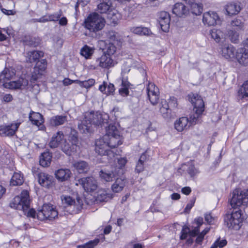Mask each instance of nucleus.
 Returning <instances> with one entry per match:
<instances>
[{
  "instance_id": "f257e3e1",
  "label": "nucleus",
  "mask_w": 248,
  "mask_h": 248,
  "mask_svg": "<svg viewBox=\"0 0 248 248\" xmlns=\"http://www.w3.org/2000/svg\"><path fill=\"white\" fill-rule=\"evenodd\" d=\"M106 134L102 138L95 141V150L100 155H106L108 159H112L114 153L109 149L114 148L122 144L119 131L113 125H109L106 130Z\"/></svg>"
},
{
  "instance_id": "f03ea898",
  "label": "nucleus",
  "mask_w": 248,
  "mask_h": 248,
  "mask_svg": "<svg viewBox=\"0 0 248 248\" xmlns=\"http://www.w3.org/2000/svg\"><path fill=\"white\" fill-rule=\"evenodd\" d=\"M108 116L98 111L86 113L84 118L78 122V127L82 133L90 132V127L92 124L99 125L107 122Z\"/></svg>"
},
{
  "instance_id": "7ed1b4c3",
  "label": "nucleus",
  "mask_w": 248,
  "mask_h": 248,
  "mask_svg": "<svg viewBox=\"0 0 248 248\" xmlns=\"http://www.w3.org/2000/svg\"><path fill=\"white\" fill-rule=\"evenodd\" d=\"M29 193L27 190H23L19 196H16L10 203L11 208L19 210L27 217H35L36 211L29 206Z\"/></svg>"
},
{
  "instance_id": "20e7f679",
  "label": "nucleus",
  "mask_w": 248,
  "mask_h": 248,
  "mask_svg": "<svg viewBox=\"0 0 248 248\" xmlns=\"http://www.w3.org/2000/svg\"><path fill=\"white\" fill-rule=\"evenodd\" d=\"M195 221L197 222V225L194 229H191L187 226L185 225L183 227L181 232L180 239H186L185 244L187 246H191L193 244V238L196 236L197 237L195 240V243L197 245H201L204 237L199 233V228L202 224V220L199 218L198 219H195Z\"/></svg>"
},
{
  "instance_id": "39448f33",
  "label": "nucleus",
  "mask_w": 248,
  "mask_h": 248,
  "mask_svg": "<svg viewBox=\"0 0 248 248\" xmlns=\"http://www.w3.org/2000/svg\"><path fill=\"white\" fill-rule=\"evenodd\" d=\"M187 97L193 106V113L190 116L189 124L194 125L201 122L200 118L204 110V103L202 97L197 93H191Z\"/></svg>"
},
{
  "instance_id": "423d86ee",
  "label": "nucleus",
  "mask_w": 248,
  "mask_h": 248,
  "mask_svg": "<svg viewBox=\"0 0 248 248\" xmlns=\"http://www.w3.org/2000/svg\"><path fill=\"white\" fill-rule=\"evenodd\" d=\"M15 76V72L13 69H4L0 74V84L5 88L11 89H23L28 85L27 79L20 78L17 81L8 82Z\"/></svg>"
},
{
  "instance_id": "0eeeda50",
  "label": "nucleus",
  "mask_w": 248,
  "mask_h": 248,
  "mask_svg": "<svg viewBox=\"0 0 248 248\" xmlns=\"http://www.w3.org/2000/svg\"><path fill=\"white\" fill-rule=\"evenodd\" d=\"M106 21L104 18L96 13L89 15L85 20V27L90 31L96 32L101 30L105 26Z\"/></svg>"
},
{
  "instance_id": "6e6552de",
  "label": "nucleus",
  "mask_w": 248,
  "mask_h": 248,
  "mask_svg": "<svg viewBox=\"0 0 248 248\" xmlns=\"http://www.w3.org/2000/svg\"><path fill=\"white\" fill-rule=\"evenodd\" d=\"M230 202L232 205L243 206L248 204V189L243 191L235 189L232 192Z\"/></svg>"
},
{
  "instance_id": "1a4fd4ad",
  "label": "nucleus",
  "mask_w": 248,
  "mask_h": 248,
  "mask_svg": "<svg viewBox=\"0 0 248 248\" xmlns=\"http://www.w3.org/2000/svg\"><path fill=\"white\" fill-rule=\"evenodd\" d=\"M76 185H81L85 191L92 192L97 189L98 187L97 183L96 180L93 177L82 178L78 180Z\"/></svg>"
},
{
  "instance_id": "9d476101",
  "label": "nucleus",
  "mask_w": 248,
  "mask_h": 248,
  "mask_svg": "<svg viewBox=\"0 0 248 248\" xmlns=\"http://www.w3.org/2000/svg\"><path fill=\"white\" fill-rule=\"evenodd\" d=\"M41 215L44 217H58V212L54 205L51 204H44L42 209L38 210L37 217Z\"/></svg>"
},
{
  "instance_id": "9b49d317",
  "label": "nucleus",
  "mask_w": 248,
  "mask_h": 248,
  "mask_svg": "<svg viewBox=\"0 0 248 248\" xmlns=\"http://www.w3.org/2000/svg\"><path fill=\"white\" fill-rule=\"evenodd\" d=\"M202 21L204 25L208 26H215L220 23V18L217 13L209 11L204 13Z\"/></svg>"
},
{
  "instance_id": "f8f14e48",
  "label": "nucleus",
  "mask_w": 248,
  "mask_h": 248,
  "mask_svg": "<svg viewBox=\"0 0 248 248\" xmlns=\"http://www.w3.org/2000/svg\"><path fill=\"white\" fill-rule=\"evenodd\" d=\"M147 92L149 99L153 105H156L159 99V89L154 83H149L147 87Z\"/></svg>"
},
{
  "instance_id": "ddd939ff",
  "label": "nucleus",
  "mask_w": 248,
  "mask_h": 248,
  "mask_svg": "<svg viewBox=\"0 0 248 248\" xmlns=\"http://www.w3.org/2000/svg\"><path fill=\"white\" fill-rule=\"evenodd\" d=\"M232 208L226 213L227 217H244L246 216L247 212L246 208L243 205H232L231 203Z\"/></svg>"
},
{
  "instance_id": "4468645a",
  "label": "nucleus",
  "mask_w": 248,
  "mask_h": 248,
  "mask_svg": "<svg viewBox=\"0 0 248 248\" xmlns=\"http://www.w3.org/2000/svg\"><path fill=\"white\" fill-rule=\"evenodd\" d=\"M158 21L162 30L164 32H168L170 28V16L166 12H161L159 15Z\"/></svg>"
},
{
  "instance_id": "2eb2a0df",
  "label": "nucleus",
  "mask_w": 248,
  "mask_h": 248,
  "mask_svg": "<svg viewBox=\"0 0 248 248\" xmlns=\"http://www.w3.org/2000/svg\"><path fill=\"white\" fill-rule=\"evenodd\" d=\"M20 123L12 124L0 126V135L1 136H11L14 135L18 128Z\"/></svg>"
},
{
  "instance_id": "dca6fc26",
  "label": "nucleus",
  "mask_w": 248,
  "mask_h": 248,
  "mask_svg": "<svg viewBox=\"0 0 248 248\" xmlns=\"http://www.w3.org/2000/svg\"><path fill=\"white\" fill-rule=\"evenodd\" d=\"M61 200L62 204L65 206L74 205L77 207V209H79L82 207L83 205L82 200L79 197H77L76 201L69 196L62 195Z\"/></svg>"
},
{
  "instance_id": "f3484780",
  "label": "nucleus",
  "mask_w": 248,
  "mask_h": 248,
  "mask_svg": "<svg viewBox=\"0 0 248 248\" xmlns=\"http://www.w3.org/2000/svg\"><path fill=\"white\" fill-rule=\"evenodd\" d=\"M98 65L103 68H109L114 65V62L110 56L104 54L96 59Z\"/></svg>"
},
{
  "instance_id": "a211bd4d",
  "label": "nucleus",
  "mask_w": 248,
  "mask_h": 248,
  "mask_svg": "<svg viewBox=\"0 0 248 248\" xmlns=\"http://www.w3.org/2000/svg\"><path fill=\"white\" fill-rule=\"evenodd\" d=\"M37 176L39 183L43 186L48 188L52 184V176L44 172L38 173Z\"/></svg>"
},
{
  "instance_id": "6ab92c4d",
  "label": "nucleus",
  "mask_w": 248,
  "mask_h": 248,
  "mask_svg": "<svg viewBox=\"0 0 248 248\" xmlns=\"http://www.w3.org/2000/svg\"><path fill=\"white\" fill-rule=\"evenodd\" d=\"M159 111L162 117L166 120L170 119L171 117V110L166 100L162 99L159 103Z\"/></svg>"
},
{
  "instance_id": "aec40b11",
  "label": "nucleus",
  "mask_w": 248,
  "mask_h": 248,
  "mask_svg": "<svg viewBox=\"0 0 248 248\" xmlns=\"http://www.w3.org/2000/svg\"><path fill=\"white\" fill-rule=\"evenodd\" d=\"M235 58L240 64L247 65L248 64V50L245 48H239L236 52Z\"/></svg>"
},
{
  "instance_id": "412c9836",
  "label": "nucleus",
  "mask_w": 248,
  "mask_h": 248,
  "mask_svg": "<svg viewBox=\"0 0 248 248\" xmlns=\"http://www.w3.org/2000/svg\"><path fill=\"white\" fill-rule=\"evenodd\" d=\"M120 173L117 171V169L112 170L111 171H100V176L101 178L107 182H111L115 180L116 178L120 176Z\"/></svg>"
},
{
  "instance_id": "4be33fe9",
  "label": "nucleus",
  "mask_w": 248,
  "mask_h": 248,
  "mask_svg": "<svg viewBox=\"0 0 248 248\" xmlns=\"http://www.w3.org/2000/svg\"><path fill=\"white\" fill-rule=\"evenodd\" d=\"M243 218H225L224 222L230 229L239 230L242 225Z\"/></svg>"
},
{
  "instance_id": "5701e85b",
  "label": "nucleus",
  "mask_w": 248,
  "mask_h": 248,
  "mask_svg": "<svg viewBox=\"0 0 248 248\" xmlns=\"http://www.w3.org/2000/svg\"><path fill=\"white\" fill-rule=\"evenodd\" d=\"M64 140V135L62 131H58L54 134L49 142V146L51 148H57L60 144H62Z\"/></svg>"
},
{
  "instance_id": "b1692460",
  "label": "nucleus",
  "mask_w": 248,
  "mask_h": 248,
  "mask_svg": "<svg viewBox=\"0 0 248 248\" xmlns=\"http://www.w3.org/2000/svg\"><path fill=\"white\" fill-rule=\"evenodd\" d=\"M112 7L111 0H101L97 5V10L101 14H107L111 11Z\"/></svg>"
},
{
  "instance_id": "393cba45",
  "label": "nucleus",
  "mask_w": 248,
  "mask_h": 248,
  "mask_svg": "<svg viewBox=\"0 0 248 248\" xmlns=\"http://www.w3.org/2000/svg\"><path fill=\"white\" fill-rule=\"evenodd\" d=\"M235 49L234 46L231 45H225L222 47V55L226 59L232 60L235 58Z\"/></svg>"
},
{
  "instance_id": "a878e982",
  "label": "nucleus",
  "mask_w": 248,
  "mask_h": 248,
  "mask_svg": "<svg viewBox=\"0 0 248 248\" xmlns=\"http://www.w3.org/2000/svg\"><path fill=\"white\" fill-rule=\"evenodd\" d=\"M189 126V120L186 117L180 118L174 123V127L179 132L187 129Z\"/></svg>"
},
{
  "instance_id": "bb28decb",
  "label": "nucleus",
  "mask_w": 248,
  "mask_h": 248,
  "mask_svg": "<svg viewBox=\"0 0 248 248\" xmlns=\"http://www.w3.org/2000/svg\"><path fill=\"white\" fill-rule=\"evenodd\" d=\"M78 146L72 145L70 142L64 140L61 145L62 151L67 155H71L77 151Z\"/></svg>"
},
{
  "instance_id": "cd10ccee",
  "label": "nucleus",
  "mask_w": 248,
  "mask_h": 248,
  "mask_svg": "<svg viewBox=\"0 0 248 248\" xmlns=\"http://www.w3.org/2000/svg\"><path fill=\"white\" fill-rule=\"evenodd\" d=\"M114 180L115 182L112 185L111 189L114 192H120L125 186L126 180L124 178L119 176L117 177Z\"/></svg>"
},
{
  "instance_id": "c85d7f7f",
  "label": "nucleus",
  "mask_w": 248,
  "mask_h": 248,
  "mask_svg": "<svg viewBox=\"0 0 248 248\" xmlns=\"http://www.w3.org/2000/svg\"><path fill=\"white\" fill-rule=\"evenodd\" d=\"M113 197L112 194L108 193L107 191L101 189L98 191L97 194L95 196V201L98 202H107L111 199Z\"/></svg>"
},
{
  "instance_id": "c756f323",
  "label": "nucleus",
  "mask_w": 248,
  "mask_h": 248,
  "mask_svg": "<svg viewBox=\"0 0 248 248\" xmlns=\"http://www.w3.org/2000/svg\"><path fill=\"white\" fill-rule=\"evenodd\" d=\"M211 37L217 42H223L225 39L226 35L224 33L219 29H213L210 31Z\"/></svg>"
},
{
  "instance_id": "7c9ffc66",
  "label": "nucleus",
  "mask_w": 248,
  "mask_h": 248,
  "mask_svg": "<svg viewBox=\"0 0 248 248\" xmlns=\"http://www.w3.org/2000/svg\"><path fill=\"white\" fill-rule=\"evenodd\" d=\"M225 10L227 14L229 16L237 15L241 10V8L239 3H229L225 6Z\"/></svg>"
},
{
  "instance_id": "2f4dec72",
  "label": "nucleus",
  "mask_w": 248,
  "mask_h": 248,
  "mask_svg": "<svg viewBox=\"0 0 248 248\" xmlns=\"http://www.w3.org/2000/svg\"><path fill=\"white\" fill-rule=\"evenodd\" d=\"M29 119L33 124L39 126L44 123L43 116L39 113L31 111L29 115Z\"/></svg>"
},
{
  "instance_id": "473e14b6",
  "label": "nucleus",
  "mask_w": 248,
  "mask_h": 248,
  "mask_svg": "<svg viewBox=\"0 0 248 248\" xmlns=\"http://www.w3.org/2000/svg\"><path fill=\"white\" fill-rule=\"evenodd\" d=\"M56 178L60 181L63 182L70 178L71 172L69 169H59L55 173Z\"/></svg>"
},
{
  "instance_id": "72a5a7b5",
  "label": "nucleus",
  "mask_w": 248,
  "mask_h": 248,
  "mask_svg": "<svg viewBox=\"0 0 248 248\" xmlns=\"http://www.w3.org/2000/svg\"><path fill=\"white\" fill-rule=\"evenodd\" d=\"M67 122V117L65 115H56L50 119V124L52 126H58L62 125Z\"/></svg>"
},
{
  "instance_id": "f704fd0d",
  "label": "nucleus",
  "mask_w": 248,
  "mask_h": 248,
  "mask_svg": "<svg viewBox=\"0 0 248 248\" xmlns=\"http://www.w3.org/2000/svg\"><path fill=\"white\" fill-rule=\"evenodd\" d=\"M188 11V9L182 3H176L172 9L173 13L180 17L187 14Z\"/></svg>"
},
{
  "instance_id": "c9c22d12",
  "label": "nucleus",
  "mask_w": 248,
  "mask_h": 248,
  "mask_svg": "<svg viewBox=\"0 0 248 248\" xmlns=\"http://www.w3.org/2000/svg\"><path fill=\"white\" fill-rule=\"evenodd\" d=\"M44 53L42 51H32L27 53L26 61L30 63L36 62L43 57Z\"/></svg>"
},
{
  "instance_id": "e433bc0d",
  "label": "nucleus",
  "mask_w": 248,
  "mask_h": 248,
  "mask_svg": "<svg viewBox=\"0 0 248 248\" xmlns=\"http://www.w3.org/2000/svg\"><path fill=\"white\" fill-rule=\"evenodd\" d=\"M52 155L49 152H45L41 154L40 157V164L46 167L50 165L51 161Z\"/></svg>"
},
{
  "instance_id": "4c0bfd02",
  "label": "nucleus",
  "mask_w": 248,
  "mask_h": 248,
  "mask_svg": "<svg viewBox=\"0 0 248 248\" xmlns=\"http://www.w3.org/2000/svg\"><path fill=\"white\" fill-rule=\"evenodd\" d=\"M99 89L101 92L107 95L113 94L115 91L114 86L113 84H107L105 82L99 86Z\"/></svg>"
},
{
  "instance_id": "58836bf2",
  "label": "nucleus",
  "mask_w": 248,
  "mask_h": 248,
  "mask_svg": "<svg viewBox=\"0 0 248 248\" xmlns=\"http://www.w3.org/2000/svg\"><path fill=\"white\" fill-rule=\"evenodd\" d=\"M74 167L79 173H87L89 170L88 164L84 161L75 162Z\"/></svg>"
},
{
  "instance_id": "ea45409f",
  "label": "nucleus",
  "mask_w": 248,
  "mask_h": 248,
  "mask_svg": "<svg viewBox=\"0 0 248 248\" xmlns=\"http://www.w3.org/2000/svg\"><path fill=\"white\" fill-rule=\"evenodd\" d=\"M24 182L23 177L19 172H15L11 179L10 185L16 186L21 185Z\"/></svg>"
},
{
  "instance_id": "a19ab883",
  "label": "nucleus",
  "mask_w": 248,
  "mask_h": 248,
  "mask_svg": "<svg viewBox=\"0 0 248 248\" xmlns=\"http://www.w3.org/2000/svg\"><path fill=\"white\" fill-rule=\"evenodd\" d=\"M227 36L232 43H238L239 41V34L236 31L230 30L228 31Z\"/></svg>"
},
{
  "instance_id": "79ce46f5",
  "label": "nucleus",
  "mask_w": 248,
  "mask_h": 248,
  "mask_svg": "<svg viewBox=\"0 0 248 248\" xmlns=\"http://www.w3.org/2000/svg\"><path fill=\"white\" fill-rule=\"evenodd\" d=\"M23 43L24 45L31 46H36L39 43V40L30 36H26L23 39Z\"/></svg>"
},
{
  "instance_id": "37998d69",
  "label": "nucleus",
  "mask_w": 248,
  "mask_h": 248,
  "mask_svg": "<svg viewBox=\"0 0 248 248\" xmlns=\"http://www.w3.org/2000/svg\"><path fill=\"white\" fill-rule=\"evenodd\" d=\"M238 95L242 98L248 97V80L241 86L238 92Z\"/></svg>"
},
{
  "instance_id": "c03bdc74",
  "label": "nucleus",
  "mask_w": 248,
  "mask_h": 248,
  "mask_svg": "<svg viewBox=\"0 0 248 248\" xmlns=\"http://www.w3.org/2000/svg\"><path fill=\"white\" fill-rule=\"evenodd\" d=\"M116 51V47L113 43H109L106 44L105 48L104 49V54L110 56L113 55Z\"/></svg>"
},
{
  "instance_id": "a18cd8bd",
  "label": "nucleus",
  "mask_w": 248,
  "mask_h": 248,
  "mask_svg": "<svg viewBox=\"0 0 248 248\" xmlns=\"http://www.w3.org/2000/svg\"><path fill=\"white\" fill-rule=\"evenodd\" d=\"M186 166L187 167L186 171L191 177H194L199 173L198 170L195 167L192 161L188 162Z\"/></svg>"
},
{
  "instance_id": "49530a36",
  "label": "nucleus",
  "mask_w": 248,
  "mask_h": 248,
  "mask_svg": "<svg viewBox=\"0 0 248 248\" xmlns=\"http://www.w3.org/2000/svg\"><path fill=\"white\" fill-rule=\"evenodd\" d=\"M47 65L46 61L45 59H42L41 61H38L36 63L34 68L35 70L40 71L43 73Z\"/></svg>"
},
{
  "instance_id": "de8ad7c7",
  "label": "nucleus",
  "mask_w": 248,
  "mask_h": 248,
  "mask_svg": "<svg viewBox=\"0 0 248 248\" xmlns=\"http://www.w3.org/2000/svg\"><path fill=\"white\" fill-rule=\"evenodd\" d=\"M76 83L78 84L79 86L83 87L86 88H88L93 85L95 83V80L93 79H89L87 80L80 81L79 80H75Z\"/></svg>"
},
{
  "instance_id": "09e8293b",
  "label": "nucleus",
  "mask_w": 248,
  "mask_h": 248,
  "mask_svg": "<svg viewBox=\"0 0 248 248\" xmlns=\"http://www.w3.org/2000/svg\"><path fill=\"white\" fill-rule=\"evenodd\" d=\"M100 240L98 238H96L93 240H91L87 242L86 243L78 245L77 246L78 248H94L95 246L97 245L99 243Z\"/></svg>"
},
{
  "instance_id": "8fccbe9b",
  "label": "nucleus",
  "mask_w": 248,
  "mask_h": 248,
  "mask_svg": "<svg viewBox=\"0 0 248 248\" xmlns=\"http://www.w3.org/2000/svg\"><path fill=\"white\" fill-rule=\"evenodd\" d=\"M190 6V10L193 14L199 15L202 12V6L200 3H195Z\"/></svg>"
},
{
  "instance_id": "3c124183",
  "label": "nucleus",
  "mask_w": 248,
  "mask_h": 248,
  "mask_svg": "<svg viewBox=\"0 0 248 248\" xmlns=\"http://www.w3.org/2000/svg\"><path fill=\"white\" fill-rule=\"evenodd\" d=\"M230 25L231 27L236 28L238 30L244 29V23L241 19L237 18L232 20L231 22Z\"/></svg>"
},
{
  "instance_id": "603ef678",
  "label": "nucleus",
  "mask_w": 248,
  "mask_h": 248,
  "mask_svg": "<svg viewBox=\"0 0 248 248\" xmlns=\"http://www.w3.org/2000/svg\"><path fill=\"white\" fill-rule=\"evenodd\" d=\"M70 142L72 145H75L76 146H78V136L76 131H73L71 132V134L69 136V139L67 141Z\"/></svg>"
},
{
  "instance_id": "864d4df0",
  "label": "nucleus",
  "mask_w": 248,
  "mask_h": 248,
  "mask_svg": "<svg viewBox=\"0 0 248 248\" xmlns=\"http://www.w3.org/2000/svg\"><path fill=\"white\" fill-rule=\"evenodd\" d=\"M117 160L119 166H117L115 169H117V171L121 174L123 173V170L122 168L124 167L126 164V160L124 158H117Z\"/></svg>"
},
{
  "instance_id": "5fc2aeb1",
  "label": "nucleus",
  "mask_w": 248,
  "mask_h": 248,
  "mask_svg": "<svg viewBox=\"0 0 248 248\" xmlns=\"http://www.w3.org/2000/svg\"><path fill=\"white\" fill-rule=\"evenodd\" d=\"M80 54L86 58L92 54V50L87 46H84L80 50Z\"/></svg>"
},
{
  "instance_id": "6e6d98bb",
  "label": "nucleus",
  "mask_w": 248,
  "mask_h": 248,
  "mask_svg": "<svg viewBox=\"0 0 248 248\" xmlns=\"http://www.w3.org/2000/svg\"><path fill=\"white\" fill-rule=\"evenodd\" d=\"M42 75V73L33 69V71L31 73V82L34 83L35 81H37L39 78H40Z\"/></svg>"
},
{
  "instance_id": "4d7b16f0",
  "label": "nucleus",
  "mask_w": 248,
  "mask_h": 248,
  "mask_svg": "<svg viewBox=\"0 0 248 248\" xmlns=\"http://www.w3.org/2000/svg\"><path fill=\"white\" fill-rule=\"evenodd\" d=\"M62 16V12L59 11V12L54 13L48 16V20L49 21H58Z\"/></svg>"
},
{
  "instance_id": "13d9d810",
  "label": "nucleus",
  "mask_w": 248,
  "mask_h": 248,
  "mask_svg": "<svg viewBox=\"0 0 248 248\" xmlns=\"http://www.w3.org/2000/svg\"><path fill=\"white\" fill-rule=\"evenodd\" d=\"M119 92L120 94L123 96H126L129 94L128 88L127 87H122L119 89Z\"/></svg>"
},
{
  "instance_id": "bf43d9fd",
  "label": "nucleus",
  "mask_w": 248,
  "mask_h": 248,
  "mask_svg": "<svg viewBox=\"0 0 248 248\" xmlns=\"http://www.w3.org/2000/svg\"><path fill=\"white\" fill-rule=\"evenodd\" d=\"M144 170V163L138 161L136 166L135 170L138 173H140L143 171Z\"/></svg>"
},
{
  "instance_id": "052dcab7",
  "label": "nucleus",
  "mask_w": 248,
  "mask_h": 248,
  "mask_svg": "<svg viewBox=\"0 0 248 248\" xmlns=\"http://www.w3.org/2000/svg\"><path fill=\"white\" fill-rule=\"evenodd\" d=\"M0 8L2 12L6 15H14L15 12L13 10H7L5 8H2L1 5L0 4Z\"/></svg>"
},
{
  "instance_id": "680f3d73",
  "label": "nucleus",
  "mask_w": 248,
  "mask_h": 248,
  "mask_svg": "<svg viewBox=\"0 0 248 248\" xmlns=\"http://www.w3.org/2000/svg\"><path fill=\"white\" fill-rule=\"evenodd\" d=\"M141 28L142 27H133L131 29V31L134 33L137 34H139L140 35H142L141 33Z\"/></svg>"
},
{
  "instance_id": "e2e57ef3",
  "label": "nucleus",
  "mask_w": 248,
  "mask_h": 248,
  "mask_svg": "<svg viewBox=\"0 0 248 248\" xmlns=\"http://www.w3.org/2000/svg\"><path fill=\"white\" fill-rule=\"evenodd\" d=\"M194 204V201L192 200L188 203H187L186 206V207L184 212L186 213H188L192 207L193 206Z\"/></svg>"
},
{
  "instance_id": "0e129e2a",
  "label": "nucleus",
  "mask_w": 248,
  "mask_h": 248,
  "mask_svg": "<svg viewBox=\"0 0 248 248\" xmlns=\"http://www.w3.org/2000/svg\"><path fill=\"white\" fill-rule=\"evenodd\" d=\"M191 192V189L190 187L186 186L182 189V192L186 195H189Z\"/></svg>"
},
{
  "instance_id": "69168bd1",
  "label": "nucleus",
  "mask_w": 248,
  "mask_h": 248,
  "mask_svg": "<svg viewBox=\"0 0 248 248\" xmlns=\"http://www.w3.org/2000/svg\"><path fill=\"white\" fill-rule=\"evenodd\" d=\"M142 35H149L151 33L150 30L146 27H142L141 28Z\"/></svg>"
},
{
  "instance_id": "338daca9",
  "label": "nucleus",
  "mask_w": 248,
  "mask_h": 248,
  "mask_svg": "<svg viewBox=\"0 0 248 248\" xmlns=\"http://www.w3.org/2000/svg\"><path fill=\"white\" fill-rule=\"evenodd\" d=\"M3 101L6 102H9L12 100L13 97L10 94H6L3 98Z\"/></svg>"
},
{
  "instance_id": "774afa93",
  "label": "nucleus",
  "mask_w": 248,
  "mask_h": 248,
  "mask_svg": "<svg viewBox=\"0 0 248 248\" xmlns=\"http://www.w3.org/2000/svg\"><path fill=\"white\" fill-rule=\"evenodd\" d=\"M217 241H218V242L217 243V245L218 247L220 248H221L226 245L227 244V241L225 239L219 240V239L217 240Z\"/></svg>"
}]
</instances>
